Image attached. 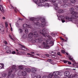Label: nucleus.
<instances>
[{
  "mask_svg": "<svg viewBox=\"0 0 78 78\" xmlns=\"http://www.w3.org/2000/svg\"><path fill=\"white\" fill-rule=\"evenodd\" d=\"M18 67L17 66L15 65L11 67V68L8 71L9 73L8 74V76H9L10 75H11V72H12L13 70H14L15 72H16L18 70L19 72L17 74L19 76H21V75H22L23 76H25L27 75V73L26 72L24 71H23L22 72V71L18 69Z\"/></svg>",
  "mask_w": 78,
  "mask_h": 78,
  "instance_id": "obj_1",
  "label": "nucleus"
},
{
  "mask_svg": "<svg viewBox=\"0 0 78 78\" xmlns=\"http://www.w3.org/2000/svg\"><path fill=\"white\" fill-rule=\"evenodd\" d=\"M43 46H40V48L48 49L54 45V42L51 39H48L45 40V42H43Z\"/></svg>",
  "mask_w": 78,
  "mask_h": 78,
  "instance_id": "obj_2",
  "label": "nucleus"
},
{
  "mask_svg": "<svg viewBox=\"0 0 78 78\" xmlns=\"http://www.w3.org/2000/svg\"><path fill=\"white\" fill-rule=\"evenodd\" d=\"M47 30L46 29L44 28L42 30H40V31L36 32H34V36L35 37H38V33L39 34H42L43 36H45L46 34H47Z\"/></svg>",
  "mask_w": 78,
  "mask_h": 78,
  "instance_id": "obj_3",
  "label": "nucleus"
},
{
  "mask_svg": "<svg viewBox=\"0 0 78 78\" xmlns=\"http://www.w3.org/2000/svg\"><path fill=\"white\" fill-rule=\"evenodd\" d=\"M69 10L71 12H72L71 13V14L73 15L72 16L71 18H73L75 16V15H77L78 14V12H74V9H73V8H70Z\"/></svg>",
  "mask_w": 78,
  "mask_h": 78,
  "instance_id": "obj_4",
  "label": "nucleus"
},
{
  "mask_svg": "<svg viewBox=\"0 0 78 78\" xmlns=\"http://www.w3.org/2000/svg\"><path fill=\"white\" fill-rule=\"evenodd\" d=\"M37 1L38 2H35L36 4H37L38 6H42L43 5L42 4V2H41V1L40 0H37Z\"/></svg>",
  "mask_w": 78,
  "mask_h": 78,
  "instance_id": "obj_5",
  "label": "nucleus"
},
{
  "mask_svg": "<svg viewBox=\"0 0 78 78\" xmlns=\"http://www.w3.org/2000/svg\"><path fill=\"white\" fill-rule=\"evenodd\" d=\"M36 25L37 26H38V27H45V24H40L39 22H37L36 23Z\"/></svg>",
  "mask_w": 78,
  "mask_h": 78,
  "instance_id": "obj_6",
  "label": "nucleus"
},
{
  "mask_svg": "<svg viewBox=\"0 0 78 78\" xmlns=\"http://www.w3.org/2000/svg\"><path fill=\"white\" fill-rule=\"evenodd\" d=\"M33 34L32 33H30L29 34L28 36L29 39H30V41L33 40Z\"/></svg>",
  "mask_w": 78,
  "mask_h": 78,
  "instance_id": "obj_7",
  "label": "nucleus"
},
{
  "mask_svg": "<svg viewBox=\"0 0 78 78\" xmlns=\"http://www.w3.org/2000/svg\"><path fill=\"white\" fill-rule=\"evenodd\" d=\"M64 74L66 77H68L69 76V75H70V73L68 71H66L65 72Z\"/></svg>",
  "mask_w": 78,
  "mask_h": 78,
  "instance_id": "obj_8",
  "label": "nucleus"
},
{
  "mask_svg": "<svg viewBox=\"0 0 78 78\" xmlns=\"http://www.w3.org/2000/svg\"><path fill=\"white\" fill-rule=\"evenodd\" d=\"M30 26L28 25H27V24L25 23L23 24V28H30Z\"/></svg>",
  "mask_w": 78,
  "mask_h": 78,
  "instance_id": "obj_9",
  "label": "nucleus"
},
{
  "mask_svg": "<svg viewBox=\"0 0 78 78\" xmlns=\"http://www.w3.org/2000/svg\"><path fill=\"white\" fill-rule=\"evenodd\" d=\"M36 68H33L31 69V72L32 73H35L36 72Z\"/></svg>",
  "mask_w": 78,
  "mask_h": 78,
  "instance_id": "obj_10",
  "label": "nucleus"
},
{
  "mask_svg": "<svg viewBox=\"0 0 78 78\" xmlns=\"http://www.w3.org/2000/svg\"><path fill=\"white\" fill-rule=\"evenodd\" d=\"M68 57L69 59L71 60V61H74V60L73 59V57H72V56H70V55H68Z\"/></svg>",
  "mask_w": 78,
  "mask_h": 78,
  "instance_id": "obj_11",
  "label": "nucleus"
},
{
  "mask_svg": "<svg viewBox=\"0 0 78 78\" xmlns=\"http://www.w3.org/2000/svg\"><path fill=\"white\" fill-rule=\"evenodd\" d=\"M53 5H54V6H55V9H56V10H58V4H53Z\"/></svg>",
  "mask_w": 78,
  "mask_h": 78,
  "instance_id": "obj_12",
  "label": "nucleus"
},
{
  "mask_svg": "<svg viewBox=\"0 0 78 78\" xmlns=\"http://www.w3.org/2000/svg\"><path fill=\"white\" fill-rule=\"evenodd\" d=\"M20 45L21 47H22L21 48V49H22V50H26V49H27V48H25V47H24V46H23L21 44H20Z\"/></svg>",
  "mask_w": 78,
  "mask_h": 78,
  "instance_id": "obj_13",
  "label": "nucleus"
},
{
  "mask_svg": "<svg viewBox=\"0 0 78 78\" xmlns=\"http://www.w3.org/2000/svg\"><path fill=\"white\" fill-rule=\"evenodd\" d=\"M57 11L59 14H61V13H62L63 12V10L62 9L58 10Z\"/></svg>",
  "mask_w": 78,
  "mask_h": 78,
  "instance_id": "obj_14",
  "label": "nucleus"
},
{
  "mask_svg": "<svg viewBox=\"0 0 78 78\" xmlns=\"http://www.w3.org/2000/svg\"><path fill=\"white\" fill-rule=\"evenodd\" d=\"M26 70L27 72V73H30V72L31 71L30 68H27L26 69Z\"/></svg>",
  "mask_w": 78,
  "mask_h": 78,
  "instance_id": "obj_15",
  "label": "nucleus"
},
{
  "mask_svg": "<svg viewBox=\"0 0 78 78\" xmlns=\"http://www.w3.org/2000/svg\"><path fill=\"white\" fill-rule=\"evenodd\" d=\"M0 10L2 12H3L4 11V10H3V7H2V5H0Z\"/></svg>",
  "mask_w": 78,
  "mask_h": 78,
  "instance_id": "obj_16",
  "label": "nucleus"
},
{
  "mask_svg": "<svg viewBox=\"0 0 78 78\" xmlns=\"http://www.w3.org/2000/svg\"><path fill=\"white\" fill-rule=\"evenodd\" d=\"M28 36V35L26 34H24L23 37H22L23 38V39H26L27 37Z\"/></svg>",
  "mask_w": 78,
  "mask_h": 78,
  "instance_id": "obj_17",
  "label": "nucleus"
},
{
  "mask_svg": "<svg viewBox=\"0 0 78 78\" xmlns=\"http://www.w3.org/2000/svg\"><path fill=\"white\" fill-rule=\"evenodd\" d=\"M24 32L26 34H28L29 33V30H28V29H25Z\"/></svg>",
  "mask_w": 78,
  "mask_h": 78,
  "instance_id": "obj_18",
  "label": "nucleus"
},
{
  "mask_svg": "<svg viewBox=\"0 0 78 78\" xmlns=\"http://www.w3.org/2000/svg\"><path fill=\"white\" fill-rule=\"evenodd\" d=\"M70 2L71 3H75L76 2V0H70Z\"/></svg>",
  "mask_w": 78,
  "mask_h": 78,
  "instance_id": "obj_19",
  "label": "nucleus"
},
{
  "mask_svg": "<svg viewBox=\"0 0 78 78\" xmlns=\"http://www.w3.org/2000/svg\"><path fill=\"white\" fill-rule=\"evenodd\" d=\"M53 76V74H50L48 75V78H51Z\"/></svg>",
  "mask_w": 78,
  "mask_h": 78,
  "instance_id": "obj_20",
  "label": "nucleus"
},
{
  "mask_svg": "<svg viewBox=\"0 0 78 78\" xmlns=\"http://www.w3.org/2000/svg\"><path fill=\"white\" fill-rule=\"evenodd\" d=\"M53 75H54V76H57V75H58L57 73V71H55V72L52 74Z\"/></svg>",
  "mask_w": 78,
  "mask_h": 78,
  "instance_id": "obj_21",
  "label": "nucleus"
},
{
  "mask_svg": "<svg viewBox=\"0 0 78 78\" xmlns=\"http://www.w3.org/2000/svg\"><path fill=\"white\" fill-rule=\"evenodd\" d=\"M4 67V64H0V69H2Z\"/></svg>",
  "mask_w": 78,
  "mask_h": 78,
  "instance_id": "obj_22",
  "label": "nucleus"
},
{
  "mask_svg": "<svg viewBox=\"0 0 78 78\" xmlns=\"http://www.w3.org/2000/svg\"><path fill=\"white\" fill-rule=\"evenodd\" d=\"M2 75L3 77H5V76H7V74H6V73H4L2 74Z\"/></svg>",
  "mask_w": 78,
  "mask_h": 78,
  "instance_id": "obj_23",
  "label": "nucleus"
},
{
  "mask_svg": "<svg viewBox=\"0 0 78 78\" xmlns=\"http://www.w3.org/2000/svg\"><path fill=\"white\" fill-rule=\"evenodd\" d=\"M6 52V53H9V54H11V53H12V52L10 50H8Z\"/></svg>",
  "mask_w": 78,
  "mask_h": 78,
  "instance_id": "obj_24",
  "label": "nucleus"
},
{
  "mask_svg": "<svg viewBox=\"0 0 78 78\" xmlns=\"http://www.w3.org/2000/svg\"><path fill=\"white\" fill-rule=\"evenodd\" d=\"M19 69H20L21 70H22V69H23V66H19Z\"/></svg>",
  "mask_w": 78,
  "mask_h": 78,
  "instance_id": "obj_25",
  "label": "nucleus"
},
{
  "mask_svg": "<svg viewBox=\"0 0 78 78\" xmlns=\"http://www.w3.org/2000/svg\"><path fill=\"white\" fill-rule=\"evenodd\" d=\"M64 4H66L67 3V0H63Z\"/></svg>",
  "mask_w": 78,
  "mask_h": 78,
  "instance_id": "obj_26",
  "label": "nucleus"
},
{
  "mask_svg": "<svg viewBox=\"0 0 78 78\" xmlns=\"http://www.w3.org/2000/svg\"><path fill=\"white\" fill-rule=\"evenodd\" d=\"M38 41V42H41L43 40L42 38H39L37 39Z\"/></svg>",
  "mask_w": 78,
  "mask_h": 78,
  "instance_id": "obj_27",
  "label": "nucleus"
},
{
  "mask_svg": "<svg viewBox=\"0 0 78 78\" xmlns=\"http://www.w3.org/2000/svg\"><path fill=\"white\" fill-rule=\"evenodd\" d=\"M64 7H68V4H64V5H63Z\"/></svg>",
  "mask_w": 78,
  "mask_h": 78,
  "instance_id": "obj_28",
  "label": "nucleus"
},
{
  "mask_svg": "<svg viewBox=\"0 0 78 78\" xmlns=\"http://www.w3.org/2000/svg\"><path fill=\"white\" fill-rule=\"evenodd\" d=\"M19 31L20 33H22V32H23V30H22V29H19Z\"/></svg>",
  "mask_w": 78,
  "mask_h": 78,
  "instance_id": "obj_29",
  "label": "nucleus"
},
{
  "mask_svg": "<svg viewBox=\"0 0 78 78\" xmlns=\"http://www.w3.org/2000/svg\"><path fill=\"white\" fill-rule=\"evenodd\" d=\"M30 20H32V21H34V20H36L35 18H30Z\"/></svg>",
  "mask_w": 78,
  "mask_h": 78,
  "instance_id": "obj_30",
  "label": "nucleus"
},
{
  "mask_svg": "<svg viewBox=\"0 0 78 78\" xmlns=\"http://www.w3.org/2000/svg\"><path fill=\"white\" fill-rule=\"evenodd\" d=\"M3 29H4V27H0V30H1L2 31H4V30H3Z\"/></svg>",
  "mask_w": 78,
  "mask_h": 78,
  "instance_id": "obj_31",
  "label": "nucleus"
},
{
  "mask_svg": "<svg viewBox=\"0 0 78 78\" xmlns=\"http://www.w3.org/2000/svg\"><path fill=\"white\" fill-rule=\"evenodd\" d=\"M5 25L6 27H7L8 26V23H7V22H6L5 23Z\"/></svg>",
  "mask_w": 78,
  "mask_h": 78,
  "instance_id": "obj_32",
  "label": "nucleus"
},
{
  "mask_svg": "<svg viewBox=\"0 0 78 78\" xmlns=\"http://www.w3.org/2000/svg\"><path fill=\"white\" fill-rule=\"evenodd\" d=\"M73 75H71L69 76L68 77L69 78H73Z\"/></svg>",
  "mask_w": 78,
  "mask_h": 78,
  "instance_id": "obj_33",
  "label": "nucleus"
},
{
  "mask_svg": "<svg viewBox=\"0 0 78 78\" xmlns=\"http://www.w3.org/2000/svg\"><path fill=\"white\" fill-rule=\"evenodd\" d=\"M57 75H61V73H62L61 72H58V71H57Z\"/></svg>",
  "mask_w": 78,
  "mask_h": 78,
  "instance_id": "obj_34",
  "label": "nucleus"
},
{
  "mask_svg": "<svg viewBox=\"0 0 78 78\" xmlns=\"http://www.w3.org/2000/svg\"><path fill=\"white\" fill-rule=\"evenodd\" d=\"M63 62L64 63H65L66 64V63H67L68 62H69V61L67 60H64Z\"/></svg>",
  "mask_w": 78,
  "mask_h": 78,
  "instance_id": "obj_35",
  "label": "nucleus"
},
{
  "mask_svg": "<svg viewBox=\"0 0 78 78\" xmlns=\"http://www.w3.org/2000/svg\"><path fill=\"white\" fill-rule=\"evenodd\" d=\"M52 61V60L50 59H49L48 60V62H51Z\"/></svg>",
  "mask_w": 78,
  "mask_h": 78,
  "instance_id": "obj_36",
  "label": "nucleus"
},
{
  "mask_svg": "<svg viewBox=\"0 0 78 78\" xmlns=\"http://www.w3.org/2000/svg\"><path fill=\"white\" fill-rule=\"evenodd\" d=\"M54 78H60L59 77L57 76H55L54 77Z\"/></svg>",
  "mask_w": 78,
  "mask_h": 78,
  "instance_id": "obj_37",
  "label": "nucleus"
},
{
  "mask_svg": "<svg viewBox=\"0 0 78 78\" xmlns=\"http://www.w3.org/2000/svg\"><path fill=\"white\" fill-rule=\"evenodd\" d=\"M57 55H59V56H61V54L59 52H57Z\"/></svg>",
  "mask_w": 78,
  "mask_h": 78,
  "instance_id": "obj_38",
  "label": "nucleus"
},
{
  "mask_svg": "<svg viewBox=\"0 0 78 78\" xmlns=\"http://www.w3.org/2000/svg\"><path fill=\"white\" fill-rule=\"evenodd\" d=\"M42 78H48V76H43Z\"/></svg>",
  "mask_w": 78,
  "mask_h": 78,
  "instance_id": "obj_39",
  "label": "nucleus"
},
{
  "mask_svg": "<svg viewBox=\"0 0 78 78\" xmlns=\"http://www.w3.org/2000/svg\"><path fill=\"white\" fill-rule=\"evenodd\" d=\"M4 43L5 44V45H7L8 44V42H7V41H4Z\"/></svg>",
  "mask_w": 78,
  "mask_h": 78,
  "instance_id": "obj_40",
  "label": "nucleus"
},
{
  "mask_svg": "<svg viewBox=\"0 0 78 78\" xmlns=\"http://www.w3.org/2000/svg\"><path fill=\"white\" fill-rule=\"evenodd\" d=\"M12 54L14 55V54H16V52L15 51H13L12 52Z\"/></svg>",
  "mask_w": 78,
  "mask_h": 78,
  "instance_id": "obj_41",
  "label": "nucleus"
},
{
  "mask_svg": "<svg viewBox=\"0 0 78 78\" xmlns=\"http://www.w3.org/2000/svg\"><path fill=\"white\" fill-rule=\"evenodd\" d=\"M61 51L62 53H66V51H65L63 50H62Z\"/></svg>",
  "mask_w": 78,
  "mask_h": 78,
  "instance_id": "obj_42",
  "label": "nucleus"
},
{
  "mask_svg": "<svg viewBox=\"0 0 78 78\" xmlns=\"http://www.w3.org/2000/svg\"><path fill=\"white\" fill-rule=\"evenodd\" d=\"M37 78H41V77L40 75H38L37 77Z\"/></svg>",
  "mask_w": 78,
  "mask_h": 78,
  "instance_id": "obj_43",
  "label": "nucleus"
},
{
  "mask_svg": "<svg viewBox=\"0 0 78 78\" xmlns=\"http://www.w3.org/2000/svg\"><path fill=\"white\" fill-rule=\"evenodd\" d=\"M9 37L10 39H12V40H13V39H12V37H11V35H9Z\"/></svg>",
  "mask_w": 78,
  "mask_h": 78,
  "instance_id": "obj_44",
  "label": "nucleus"
},
{
  "mask_svg": "<svg viewBox=\"0 0 78 78\" xmlns=\"http://www.w3.org/2000/svg\"><path fill=\"white\" fill-rule=\"evenodd\" d=\"M10 6L11 7V9H14V7L12 5H10Z\"/></svg>",
  "mask_w": 78,
  "mask_h": 78,
  "instance_id": "obj_45",
  "label": "nucleus"
},
{
  "mask_svg": "<svg viewBox=\"0 0 78 78\" xmlns=\"http://www.w3.org/2000/svg\"><path fill=\"white\" fill-rule=\"evenodd\" d=\"M18 25H19V24H16V26L18 28H19V26H18Z\"/></svg>",
  "mask_w": 78,
  "mask_h": 78,
  "instance_id": "obj_46",
  "label": "nucleus"
},
{
  "mask_svg": "<svg viewBox=\"0 0 78 78\" xmlns=\"http://www.w3.org/2000/svg\"><path fill=\"white\" fill-rule=\"evenodd\" d=\"M46 5L47 6H48V7H49V4L48 3H46Z\"/></svg>",
  "mask_w": 78,
  "mask_h": 78,
  "instance_id": "obj_47",
  "label": "nucleus"
},
{
  "mask_svg": "<svg viewBox=\"0 0 78 78\" xmlns=\"http://www.w3.org/2000/svg\"><path fill=\"white\" fill-rule=\"evenodd\" d=\"M19 20H23V18H20V19H19Z\"/></svg>",
  "mask_w": 78,
  "mask_h": 78,
  "instance_id": "obj_48",
  "label": "nucleus"
},
{
  "mask_svg": "<svg viewBox=\"0 0 78 78\" xmlns=\"http://www.w3.org/2000/svg\"><path fill=\"white\" fill-rule=\"evenodd\" d=\"M33 1H34V2H38L37 1V0H33Z\"/></svg>",
  "mask_w": 78,
  "mask_h": 78,
  "instance_id": "obj_49",
  "label": "nucleus"
},
{
  "mask_svg": "<svg viewBox=\"0 0 78 78\" xmlns=\"http://www.w3.org/2000/svg\"><path fill=\"white\" fill-rule=\"evenodd\" d=\"M2 19H3V20H5L6 19V18H5V17H2Z\"/></svg>",
  "mask_w": 78,
  "mask_h": 78,
  "instance_id": "obj_50",
  "label": "nucleus"
},
{
  "mask_svg": "<svg viewBox=\"0 0 78 78\" xmlns=\"http://www.w3.org/2000/svg\"><path fill=\"white\" fill-rule=\"evenodd\" d=\"M68 64H72V63H71V62H68Z\"/></svg>",
  "mask_w": 78,
  "mask_h": 78,
  "instance_id": "obj_51",
  "label": "nucleus"
},
{
  "mask_svg": "<svg viewBox=\"0 0 78 78\" xmlns=\"http://www.w3.org/2000/svg\"><path fill=\"white\" fill-rule=\"evenodd\" d=\"M27 55H31V54H30V53H28L27 54Z\"/></svg>",
  "mask_w": 78,
  "mask_h": 78,
  "instance_id": "obj_52",
  "label": "nucleus"
},
{
  "mask_svg": "<svg viewBox=\"0 0 78 78\" xmlns=\"http://www.w3.org/2000/svg\"><path fill=\"white\" fill-rule=\"evenodd\" d=\"M51 35H52V36H55V34H52Z\"/></svg>",
  "mask_w": 78,
  "mask_h": 78,
  "instance_id": "obj_53",
  "label": "nucleus"
},
{
  "mask_svg": "<svg viewBox=\"0 0 78 78\" xmlns=\"http://www.w3.org/2000/svg\"><path fill=\"white\" fill-rule=\"evenodd\" d=\"M46 56L47 57H49V56H50V55H46Z\"/></svg>",
  "mask_w": 78,
  "mask_h": 78,
  "instance_id": "obj_54",
  "label": "nucleus"
},
{
  "mask_svg": "<svg viewBox=\"0 0 78 78\" xmlns=\"http://www.w3.org/2000/svg\"><path fill=\"white\" fill-rule=\"evenodd\" d=\"M76 67H77V68H78V64L76 65Z\"/></svg>",
  "mask_w": 78,
  "mask_h": 78,
  "instance_id": "obj_55",
  "label": "nucleus"
},
{
  "mask_svg": "<svg viewBox=\"0 0 78 78\" xmlns=\"http://www.w3.org/2000/svg\"><path fill=\"white\" fill-rule=\"evenodd\" d=\"M61 40H62V41H64V39L62 38H61Z\"/></svg>",
  "mask_w": 78,
  "mask_h": 78,
  "instance_id": "obj_56",
  "label": "nucleus"
},
{
  "mask_svg": "<svg viewBox=\"0 0 78 78\" xmlns=\"http://www.w3.org/2000/svg\"><path fill=\"white\" fill-rule=\"evenodd\" d=\"M10 27L11 28V31H12V27Z\"/></svg>",
  "mask_w": 78,
  "mask_h": 78,
  "instance_id": "obj_57",
  "label": "nucleus"
},
{
  "mask_svg": "<svg viewBox=\"0 0 78 78\" xmlns=\"http://www.w3.org/2000/svg\"><path fill=\"white\" fill-rule=\"evenodd\" d=\"M65 38H66V39L67 40H68V38H67V37H65Z\"/></svg>",
  "mask_w": 78,
  "mask_h": 78,
  "instance_id": "obj_58",
  "label": "nucleus"
},
{
  "mask_svg": "<svg viewBox=\"0 0 78 78\" xmlns=\"http://www.w3.org/2000/svg\"><path fill=\"white\" fill-rule=\"evenodd\" d=\"M41 22H45V20H44V21H42V20H41Z\"/></svg>",
  "mask_w": 78,
  "mask_h": 78,
  "instance_id": "obj_59",
  "label": "nucleus"
},
{
  "mask_svg": "<svg viewBox=\"0 0 78 78\" xmlns=\"http://www.w3.org/2000/svg\"><path fill=\"white\" fill-rule=\"evenodd\" d=\"M31 53H32V54H34V52H32Z\"/></svg>",
  "mask_w": 78,
  "mask_h": 78,
  "instance_id": "obj_60",
  "label": "nucleus"
},
{
  "mask_svg": "<svg viewBox=\"0 0 78 78\" xmlns=\"http://www.w3.org/2000/svg\"><path fill=\"white\" fill-rule=\"evenodd\" d=\"M37 56H40V54H37Z\"/></svg>",
  "mask_w": 78,
  "mask_h": 78,
  "instance_id": "obj_61",
  "label": "nucleus"
},
{
  "mask_svg": "<svg viewBox=\"0 0 78 78\" xmlns=\"http://www.w3.org/2000/svg\"><path fill=\"white\" fill-rule=\"evenodd\" d=\"M55 55H52V58H55Z\"/></svg>",
  "mask_w": 78,
  "mask_h": 78,
  "instance_id": "obj_62",
  "label": "nucleus"
},
{
  "mask_svg": "<svg viewBox=\"0 0 78 78\" xmlns=\"http://www.w3.org/2000/svg\"><path fill=\"white\" fill-rule=\"evenodd\" d=\"M9 25H10V27H11V23H9Z\"/></svg>",
  "mask_w": 78,
  "mask_h": 78,
  "instance_id": "obj_63",
  "label": "nucleus"
},
{
  "mask_svg": "<svg viewBox=\"0 0 78 78\" xmlns=\"http://www.w3.org/2000/svg\"><path fill=\"white\" fill-rule=\"evenodd\" d=\"M75 7H76L77 8H78V6H76Z\"/></svg>",
  "mask_w": 78,
  "mask_h": 78,
  "instance_id": "obj_64",
  "label": "nucleus"
}]
</instances>
